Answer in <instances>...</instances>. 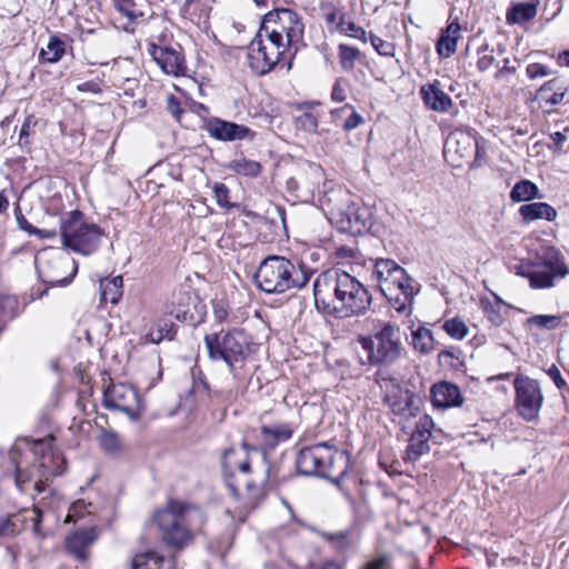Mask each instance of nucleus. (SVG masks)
Instances as JSON below:
<instances>
[{
  "label": "nucleus",
  "instance_id": "c03bdc74",
  "mask_svg": "<svg viewBox=\"0 0 569 569\" xmlns=\"http://www.w3.org/2000/svg\"><path fill=\"white\" fill-rule=\"evenodd\" d=\"M528 326H537L547 330H555L561 323V317L557 315H536L527 319Z\"/></svg>",
  "mask_w": 569,
  "mask_h": 569
},
{
  "label": "nucleus",
  "instance_id": "393cba45",
  "mask_svg": "<svg viewBox=\"0 0 569 569\" xmlns=\"http://www.w3.org/2000/svg\"><path fill=\"white\" fill-rule=\"evenodd\" d=\"M568 86L562 78L547 81L537 92L538 98L550 106H557L563 101Z\"/></svg>",
  "mask_w": 569,
  "mask_h": 569
},
{
  "label": "nucleus",
  "instance_id": "69168bd1",
  "mask_svg": "<svg viewBox=\"0 0 569 569\" xmlns=\"http://www.w3.org/2000/svg\"><path fill=\"white\" fill-rule=\"evenodd\" d=\"M167 110L176 118V120L180 121L183 110L180 107L179 99L173 94H170L167 99Z\"/></svg>",
  "mask_w": 569,
  "mask_h": 569
},
{
  "label": "nucleus",
  "instance_id": "6e6552de",
  "mask_svg": "<svg viewBox=\"0 0 569 569\" xmlns=\"http://www.w3.org/2000/svg\"><path fill=\"white\" fill-rule=\"evenodd\" d=\"M359 343L367 356L363 365L390 366L400 359L403 351L399 328L390 322L372 336L360 337Z\"/></svg>",
  "mask_w": 569,
  "mask_h": 569
},
{
  "label": "nucleus",
  "instance_id": "b1692460",
  "mask_svg": "<svg viewBox=\"0 0 569 569\" xmlns=\"http://www.w3.org/2000/svg\"><path fill=\"white\" fill-rule=\"evenodd\" d=\"M475 137L468 132L455 131L445 143V153H455L460 159H468L473 153Z\"/></svg>",
  "mask_w": 569,
  "mask_h": 569
},
{
  "label": "nucleus",
  "instance_id": "7ed1b4c3",
  "mask_svg": "<svg viewBox=\"0 0 569 569\" xmlns=\"http://www.w3.org/2000/svg\"><path fill=\"white\" fill-rule=\"evenodd\" d=\"M204 346L210 360L223 361L236 380L246 378V363L253 349L251 337L243 329L209 333L204 337Z\"/></svg>",
  "mask_w": 569,
  "mask_h": 569
},
{
  "label": "nucleus",
  "instance_id": "ddd939ff",
  "mask_svg": "<svg viewBox=\"0 0 569 569\" xmlns=\"http://www.w3.org/2000/svg\"><path fill=\"white\" fill-rule=\"evenodd\" d=\"M513 386L519 415L527 421L535 420L543 402V396L538 381L526 376H518L513 381Z\"/></svg>",
  "mask_w": 569,
  "mask_h": 569
},
{
  "label": "nucleus",
  "instance_id": "5701e85b",
  "mask_svg": "<svg viewBox=\"0 0 569 569\" xmlns=\"http://www.w3.org/2000/svg\"><path fill=\"white\" fill-rule=\"evenodd\" d=\"M420 96L425 104L437 112H447L452 106V99L439 88V81L422 86Z\"/></svg>",
  "mask_w": 569,
  "mask_h": 569
},
{
  "label": "nucleus",
  "instance_id": "a19ab883",
  "mask_svg": "<svg viewBox=\"0 0 569 569\" xmlns=\"http://www.w3.org/2000/svg\"><path fill=\"white\" fill-rule=\"evenodd\" d=\"M438 360L441 365L452 369H460L463 366L462 351L456 347L440 351L438 355Z\"/></svg>",
  "mask_w": 569,
  "mask_h": 569
},
{
  "label": "nucleus",
  "instance_id": "f03ea898",
  "mask_svg": "<svg viewBox=\"0 0 569 569\" xmlns=\"http://www.w3.org/2000/svg\"><path fill=\"white\" fill-rule=\"evenodd\" d=\"M163 542L176 549L189 545L204 523L200 508L180 500H169L167 506L153 515Z\"/></svg>",
  "mask_w": 569,
  "mask_h": 569
},
{
  "label": "nucleus",
  "instance_id": "423d86ee",
  "mask_svg": "<svg viewBox=\"0 0 569 569\" xmlns=\"http://www.w3.org/2000/svg\"><path fill=\"white\" fill-rule=\"evenodd\" d=\"M296 468L300 475L321 477L338 483L349 469V457L345 451L320 442L298 451Z\"/></svg>",
  "mask_w": 569,
  "mask_h": 569
},
{
  "label": "nucleus",
  "instance_id": "f704fd0d",
  "mask_svg": "<svg viewBox=\"0 0 569 569\" xmlns=\"http://www.w3.org/2000/svg\"><path fill=\"white\" fill-rule=\"evenodd\" d=\"M313 103L306 102L298 107L301 114L295 117L296 127L306 132H316L318 128V118L309 111Z\"/></svg>",
  "mask_w": 569,
  "mask_h": 569
},
{
  "label": "nucleus",
  "instance_id": "774afa93",
  "mask_svg": "<svg viewBox=\"0 0 569 569\" xmlns=\"http://www.w3.org/2000/svg\"><path fill=\"white\" fill-rule=\"evenodd\" d=\"M191 392L194 393L196 396H200V397L201 396H207L209 398L212 397V393L209 390V385L202 379L193 381Z\"/></svg>",
  "mask_w": 569,
  "mask_h": 569
},
{
  "label": "nucleus",
  "instance_id": "72a5a7b5",
  "mask_svg": "<svg viewBox=\"0 0 569 569\" xmlns=\"http://www.w3.org/2000/svg\"><path fill=\"white\" fill-rule=\"evenodd\" d=\"M163 566L164 558L154 551L136 555L131 561L132 569H162Z\"/></svg>",
  "mask_w": 569,
  "mask_h": 569
},
{
  "label": "nucleus",
  "instance_id": "0e129e2a",
  "mask_svg": "<svg viewBox=\"0 0 569 569\" xmlns=\"http://www.w3.org/2000/svg\"><path fill=\"white\" fill-rule=\"evenodd\" d=\"M17 533L16 523L10 517H0V538L13 537Z\"/></svg>",
  "mask_w": 569,
  "mask_h": 569
},
{
  "label": "nucleus",
  "instance_id": "412c9836",
  "mask_svg": "<svg viewBox=\"0 0 569 569\" xmlns=\"http://www.w3.org/2000/svg\"><path fill=\"white\" fill-rule=\"evenodd\" d=\"M413 398L415 395L410 390L392 383L391 388L386 392L385 402L395 415L405 416L408 413L413 416Z\"/></svg>",
  "mask_w": 569,
  "mask_h": 569
},
{
  "label": "nucleus",
  "instance_id": "2eb2a0df",
  "mask_svg": "<svg viewBox=\"0 0 569 569\" xmlns=\"http://www.w3.org/2000/svg\"><path fill=\"white\" fill-rule=\"evenodd\" d=\"M296 427L291 422L273 423L261 426L253 430L257 448L267 455L273 451L280 443L288 441Z\"/></svg>",
  "mask_w": 569,
  "mask_h": 569
},
{
  "label": "nucleus",
  "instance_id": "6e6d98bb",
  "mask_svg": "<svg viewBox=\"0 0 569 569\" xmlns=\"http://www.w3.org/2000/svg\"><path fill=\"white\" fill-rule=\"evenodd\" d=\"M213 193L217 203L222 208H230L232 207L231 202L229 201V189L224 183H214L213 186Z\"/></svg>",
  "mask_w": 569,
  "mask_h": 569
},
{
  "label": "nucleus",
  "instance_id": "9d476101",
  "mask_svg": "<svg viewBox=\"0 0 569 569\" xmlns=\"http://www.w3.org/2000/svg\"><path fill=\"white\" fill-rule=\"evenodd\" d=\"M34 264L41 281L51 287L70 283L78 270L76 261L59 249L38 252Z\"/></svg>",
  "mask_w": 569,
  "mask_h": 569
},
{
  "label": "nucleus",
  "instance_id": "e2e57ef3",
  "mask_svg": "<svg viewBox=\"0 0 569 569\" xmlns=\"http://www.w3.org/2000/svg\"><path fill=\"white\" fill-rule=\"evenodd\" d=\"M100 443L101 447L109 452H113L119 449V439L113 432L103 433Z\"/></svg>",
  "mask_w": 569,
  "mask_h": 569
},
{
  "label": "nucleus",
  "instance_id": "ea45409f",
  "mask_svg": "<svg viewBox=\"0 0 569 569\" xmlns=\"http://www.w3.org/2000/svg\"><path fill=\"white\" fill-rule=\"evenodd\" d=\"M20 313L19 301L16 296L0 293V321L14 319Z\"/></svg>",
  "mask_w": 569,
  "mask_h": 569
},
{
  "label": "nucleus",
  "instance_id": "4468645a",
  "mask_svg": "<svg viewBox=\"0 0 569 569\" xmlns=\"http://www.w3.org/2000/svg\"><path fill=\"white\" fill-rule=\"evenodd\" d=\"M103 405L108 409L124 412L131 420H138L141 412L140 396L132 386L113 383L104 390Z\"/></svg>",
  "mask_w": 569,
  "mask_h": 569
},
{
  "label": "nucleus",
  "instance_id": "a878e982",
  "mask_svg": "<svg viewBox=\"0 0 569 569\" xmlns=\"http://www.w3.org/2000/svg\"><path fill=\"white\" fill-rule=\"evenodd\" d=\"M519 214L523 222L529 223L538 219L553 221L557 218V211L546 202H531L519 208Z\"/></svg>",
  "mask_w": 569,
  "mask_h": 569
},
{
  "label": "nucleus",
  "instance_id": "3c124183",
  "mask_svg": "<svg viewBox=\"0 0 569 569\" xmlns=\"http://www.w3.org/2000/svg\"><path fill=\"white\" fill-rule=\"evenodd\" d=\"M92 503L86 502L84 500H77L72 503V506L69 509L68 516L66 521H77L78 519L82 518L84 515H90Z\"/></svg>",
  "mask_w": 569,
  "mask_h": 569
},
{
  "label": "nucleus",
  "instance_id": "cd10ccee",
  "mask_svg": "<svg viewBox=\"0 0 569 569\" xmlns=\"http://www.w3.org/2000/svg\"><path fill=\"white\" fill-rule=\"evenodd\" d=\"M320 536L338 552H345L351 549L358 541L353 529L350 528L336 532L323 531Z\"/></svg>",
  "mask_w": 569,
  "mask_h": 569
},
{
  "label": "nucleus",
  "instance_id": "20e7f679",
  "mask_svg": "<svg viewBox=\"0 0 569 569\" xmlns=\"http://www.w3.org/2000/svg\"><path fill=\"white\" fill-rule=\"evenodd\" d=\"M312 273L303 262L295 264L282 256H269L260 263L254 280L258 288L267 293H283L303 288Z\"/></svg>",
  "mask_w": 569,
  "mask_h": 569
},
{
  "label": "nucleus",
  "instance_id": "0eeeda50",
  "mask_svg": "<svg viewBox=\"0 0 569 569\" xmlns=\"http://www.w3.org/2000/svg\"><path fill=\"white\" fill-rule=\"evenodd\" d=\"M295 53L290 52V48L284 41H279L277 32L273 30L271 34H264L259 28L256 37L248 48V63L250 69L257 74L263 76L272 71L278 64L291 68V61Z\"/></svg>",
  "mask_w": 569,
  "mask_h": 569
},
{
  "label": "nucleus",
  "instance_id": "c756f323",
  "mask_svg": "<svg viewBox=\"0 0 569 569\" xmlns=\"http://www.w3.org/2000/svg\"><path fill=\"white\" fill-rule=\"evenodd\" d=\"M123 279L121 276L106 278L100 282V299L103 302L117 305L122 297Z\"/></svg>",
  "mask_w": 569,
  "mask_h": 569
},
{
  "label": "nucleus",
  "instance_id": "09e8293b",
  "mask_svg": "<svg viewBox=\"0 0 569 569\" xmlns=\"http://www.w3.org/2000/svg\"><path fill=\"white\" fill-rule=\"evenodd\" d=\"M433 426L435 423L432 418L428 415H423L417 421L416 429L412 432V436L429 442V439L431 437V429L433 428Z\"/></svg>",
  "mask_w": 569,
  "mask_h": 569
},
{
  "label": "nucleus",
  "instance_id": "9b49d317",
  "mask_svg": "<svg viewBox=\"0 0 569 569\" xmlns=\"http://www.w3.org/2000/svg\"><path fill=\"white\" fill-rule=\"evenodd\" d=\"M569 276V264L565 256L555 248H547L538 258L533 270L528 272L530 287L548 289Z\"/></svg>",
  "mask_w": 569,
  "mask_h": 569
},
{
  "label": "nucleus",
  "instance_id": "052dcab7",
  "mask_svg": "<svg viewBox=\"0 0 569 569\" xmlns=\"http://www.w3.org/2000/svg\"><path fill=\"white\" fill-rule=\"evenodd\" d=\"M167 313L174 317L177 320L181 322L190 321L193 318L189 308L178 307L173 303L171 305V307H168Z\"/></svg>",
  "mask_w": 569,
  "mask_h": 569
},
{
  "label": "nucleus",
  "instance_id": "f257e3e1",
  "mask_svg": "<svg viewBox=\"0 0 569 569\" xmlns=\"http://www.w3.org/2000/svg\"><path fill=\"white\" fill-rule=\"evenodd\" d=\"M313 296L318 310L342 317L365 315L372 303L366 286L339 268L328 269L316 278Z\"/></svg>",
  "mask_w": 569,
  "mask_h": 569
},
{
  "label": "nucleus",
  "instance_id": "bf43d9fd",
  "mask_svg": "<svg viewBox=\"0 0 569 569\" xmlns=\"http://www.w3.org/2000/svg\"><path fill=\"white\" fill-rule=\"evenodd\" d=\"M112 3L122 16L129 18L130 20L134 19L136 16L133 13V0H112Z\"/></svg>",
  "mask_w": 569,
  "mask_h": 569
},
{
  "label": "nucleus",
  "instance_id": "603ef678",
  "mask_svg": "<svg viewBox=\"0 0 569 569\" xmlns=\"http://www.w3.org/2000/svg\"><path fill=\"white\" fill-rule=\"evenodd\" d=\"M369 40L371 46L375 48V50L380 54L385 57H393L396 47L392 42H388L379 38L378 36L370 33Z\"/></svg>",
  "mask_w": 569,
  "mask_h": 569
},
{
  "label": "nucleus",
  "instance_id": "49530a36",
  "mask_svg": "<svg viewBox=\"0 0 569 569\" xmlns=\"http://www.w3.org/2000/svg\"><path fill=\"white\" fill-rule=\"evenodd\" d=\"M482 305H483V310H485L489 321L495 327H500L505 322V317L501 313V309H502L501 300L497 297V301L495 303L487 301V302H482Z\"/></svg>",
  "mask_w": 569,
  "mask_h": 569
},
{
  "label": "nucleus",
  "instance_id": "4c0bfd02",
  "mask_svg": "<svg viewBox=\"0 0 569 569\" xmlns=\"http://www.w3.org/2000/svg\"><path fill=\"white\" fill-rule=\"evenodd\" d=\"M339 61L342 70L350 72L353 70L356 61L359 59L361 52L359 49L348 46L339 44L338 47Z\"/></svg>",
  "mask_w": 569,
  "mask_h": 569
},
{
  "label": "nucleus",
  "instance_id": "c9c22d12",
  "mask_svg": "<svg viewBox=\"0 0 569 569\" xmlns=\"http://www.w3.org/2000/svg\"><path fill=\"white\" fill-rule=\"evenodd\" d=\"M66 46L58 37H51L46 48L40 51V59L46 62H58L64 54Z\"/></svg>",
  "mask_w": 569,
  "mask_h": 569
},
{
  "label": "nucleus",
  "instance_id": "2f4dec72",
  "mask_svg": "<svg viewBox=\"0 0 569 569\" xmlns=\"http://www.w3.org/2000/svg\"><path fill=\"white\" fill-rule=\"evenodd\" d=\"M536 198H541L539 188L536 183L527 179L518 181L510 191V199L513 202L530 201Z\"/></svg>",
  "mask_w": 569,
  "mask_h": 569
},
{
  "label": "nucleus",
  "instance_id": "a18cd8bd",
  "mask_svg": "<svg viewBox=\"0 0 569 569\" xmlns=\"http://www.w3.org/2000/svg\"><path fill=\"white\" fill-rule=\"evenodd\" d=\"M54 459H58V460H61L60 457H57L54 458L53 456H50V457H47V456H43L42 459H41V462H40V468L43 469V471H41V477H44V480L43 479H39L36 483H34V489L38 493H41L46 490V486H47V481L49 479V476H58V475H61L62 473V470L60 469H53V470H49V465H48V460H54Z\"/></svg>",
  "mask_w": 569,
  "mask_h": 569
},
{
  "label": "nucleus",
  "instance_id": "37998d69",
  "mask_svg": "<svg viewBox=\"0 0 569 569\" xmlns=\"http://www.w3.org/2000/svg\"><path fill=\"white\" fill-rule=\"evenodd\" d=\"M430 450L429 442L418 439L411 435L409 445L406 450L405 460L415 462L422 455L427 453Z\"/></svg>",
  "mask_w": 569,
  "mask_h": 569
},
{
  "label": "nucleus",
  "instance_id": "58836bf2",
  "mask_svg": "<svg viewBox=\"0 0 569 569\" xmlns=\"http://www.w3.org/2000/svg\"><path fill=\"white\" fill-rule=\"evenodd\" d=\"M229 168L238 174L257 177L261 171V164L257 161L240 158L231 161Z\"/></svg>",
  "mask_w": 569,
  "mask_h": 569
},
{
  "label": "nucleus",
  "instance_id": "5fc2aeb1",
  "mask_svg": "<svg viewBox=\"0 0 569 569\" xmlns=\"http://www.w3.org/2000/svg\"><path fill=\"white\" fill-rule=\"evenodd\" d=\"M457 50V42L453 39L447 38L441 34L437 42V52L440 57L449 58Z\"/></svg>",
  "mask_w": 569,
  "mask_h": 569
},
{
  "label": "nucleus",
  "instance_id": "4d7b16f0",
  "mask_svg": "<svg viewBox=\"0 0 569 569\" xmlns=\"http://www.w3.org/2000/svg\"><path fill=\"white\" fill-rule=\"evenodd\" d=\"M340 26L342 31L349 37L367 42V32L362 27L357 26L355 22L351 21L346 23L341 22Z\"/></svg>",
  "mask_w": 569,
  "mask_h": 569
},
{
  "label": "nucleus",
  "instance_id": "c85d7f7f",
  "mask_svg": "<svg viewBox=\"0 0 569 569\" xmlns=\"http://www.w3.org/2000/svg\"><path fill=\"white\" fill-rule=\"evenodd\" d=\"M241 455L242 452L236 448H229L223 452L222 466L226 472L234 473L236 471H239L244 475L250 472V462L247 456L240 459Z\"/></svg>",
  "mask_w": 569,
  "mask_h": 569
},
{
  "label": "nucleus",
  "instance_id": "79ce46f5",
  "mask_svg": "<svg viewBox=\"0 0 569 569\" xmlns=\"http://www.w3.org/2000/svg\"><path fill=\"white\" fill-rule=\"evenodd\" d=\"M442 329L455 340H462L469 332L466 322L460 318H451L443 322Z\"/></svg>",
  "mask_w": 569,
  "mask_h": 569
},
{
  "label": "nucleus",
  "instance_id": "39448f33",
  "mask_svg": "<svg viewBox=\"0 0 569 569\" xmlns=\"http://www.w3.org/2000/svg\"><path fill=\"white\" fill-rule=\"evenodd\" d=\"M319 202L327 207L331 220L339 230L360 234L368 231L373 224L372 211L365 204L351 202L348 193L341 189L329 188L318 189Z\"/></svg>",
  "mask_w": 569,
  "mask_h": 569
},
{
  "label": "nucleus",
  "instance_id": "680f3d73",
  "mask_svg": "<svg viewBox=\"0 0 569 569\" xmlns=\"http://www.w3.org/2000/svg\"><path fill=\"white\" fill-rule=\"evenodd\" d=\"M346 87L347 81L343 78H338L332 87L331 99L336 102H343L347 98Z\"/></svg>",
  "mask_w": 569,
  "mask_h": 569
},
{
  "label": "nucleus",
  "instance_id": "aec40b11",
  "mask_svg": "<svg viewBox=\"0 0 569 569\" xmlns=\"http://www.w3.org/2000/svg\"><path fill=\"white\" fill-rule=\"evenodd\" d=\"M431 400L436 408L460 407L463 397L458 386L448 381H440L431 388Z\"/></svg>",
  "mask_w": 569,
  "mask_h": 569
},
{
  "label": "nucleus",
  "instance_id": "bb28decb",
  "mask_svg": "<svg viewBox=\"0 0 569 569\" xmlns=\"http://www.w3.org/2000/svg\"><path fill=\"white\" fill-rule=\"evenodd\" d=\"M539 0L518 2L508 9L506 20L510 24H520L532 20L538 11Z\"/></svg>",
  "mask_w": 569,
  "mask_h": 569
},
{
  "label": "nucleus",
  "instance_id": "7c9ffc66",
  "mask_svg": "<svg viewBox=\"0 0 569 569\" xmlns=\"http://www.w3.org/2000/svg\"><path fill=\"white\" fill-rule=\"evenodd\" d=\"M413 349L422 355L430 353L435 349V338L430 329L419 326L411 331V342Z\"/></svg>",
  "mask_w": 569,
  "mask_h": 569
},
{
  "label": "nucleus",
  "instance_id": "dca6fc26",
  "mask_svg": "<svg viewBox=\"0 0 569 569\" xmlns=\"http://www.w3.org/2000/svg\"><path fill=\"white\" fill-rule=\"evenodd\" d=\"M393 286L396 288L392 295L387 291L382 295L397 312L410 315L413 298L419 291V284L406 271L403 273V279L398 281V283L396 282Z\"/></svg>",
  "mask_w": 569,
  "mask_h": 569
},
{
  "label": "nucleus",
  "instance_id": "473e14b6",
  "mask_svg": "<svg viewBox=\"0 0 569 569\" xmlns=\"http://www.w3.org/2000/svg\"><path fill=\"white\" fill-rule=\"evenodd\" d=\"M163 566L164 558L154 551L136 555L131 561L132 569H162Z\"/></svg>",
  "mask_w": 569,
  "mask_h": 569
},
{
  "label": "nucleus",
  "instance_id": "1a4fd4ad",
  "mask_svg": "<svg viewBox=\"0 0 569 569\" xmlns=\"http://www.w3.org/2000/svg\"><path fill=\"white\" fill-rule=\"evenodd\" d=\"M60 233L64 247L89 256L98 249L103 231L88 222L82 212L74 210L61 219Z\"/></svg>",
  "mask_w": 569,
  "mask_h": 569
},
{
  "label": "nucleus",
  "instance_id": "338daca9",
  "mask_svg": "<svg viewBox=\"0 0 569 569\" xmlns=\"http://www.w3.org/2000/svg\"><path fill=\"white\" fill-rule=\"evenodd\" d=\"M550 73V70L540 63H531L527 67V74L531 79L549 76Z\"/></svg>",
  "mask_w": 569,
  "mask_h": 569
},
{
  "label": "nucleus",
  "instance_id": "f8f14e48",
  "mask_svg": "<svg viewBox=\"0 0 569 569\" xmlns=\"http://www.w3.org/2000/svg\"><path fill=\"white\" fill-rule=\"evenodd\" d=\"M260 29L264 34H271L273 30L279 41H284V44L291 49L302 41L305 24L295 11L282 8L266 13Z\"/></svg>",
  "mask_w": 569,
  "mask_h": 569
},
{
  "label": "nucleus",
  "instance_id": "4be33fe9",
  "mask_svg": "<svg viewBox=\"0 0 569 569\" xmlns=\"http://www.w3.org/2000/svg\"><path fill=\"white\" fill-rule=\"evenodd\" d=\"M97 539V532L92 529L77 531L66 539L67 550L79 561L84 562L89 555L88 548Z\"/></svg>",
  "mask_w": 569,
  "mask_h": 569
},
{
  "label": "nucleus",
  "instance_id": "e433bc0d",
  "mask_svg": "<svg viewBox=\"0 0 569 569\" xmlns=\"http://www.w3.org/2000/svg\"><path fill=\"white\" fill-rule=\"evenodd\" d=\"M174 333V325L163 319L156 323V328L151 329L146 338L152 343H160L166 338L172 340Z\"/></svg>",
  "mask_w": 569,
  "mask_h": 569
},
{
  "label": "nucleus",
  "instance_id": "6ab92c4d",
  "mask_svg": "<svg viewBox=\"0 0 569 569\" xmlns=\"http://www.w3.org/2000/svg\"><path fill=\"white\" fill-rule=\"evenodd\" d=\"M152 59L167 73L179 76L184 70V58L180 51L171 47H161L151 43L148 49Z\"/></svg>",
  "mask_w": 569,
  "mask_h": 569
},
{
  "label": "nucleus",
  "instance_id": "f3484780",
  "mask_svg": "<svg viewBox=\"0 0 569 569\" xmlns=\"http://www.w3.org/2000/svg\"><path fill=\"white\" fill-rule=\"evenodd\" d=\"M406 269L391 259L379 258L375 260L372 277L377 280L381 293L395 292V283L403 279Z\"/></svg>",
  "mask_w": 569,
  "mask_h": 569
},
{
  "label": "nucleus",
  "instance_id": "13d9d810",
  "mask_svg": "<svg viewBox=\"0 0 569 569\" xmlns=\"http://www.w3.org/2000/svg\"><path fill=\"white\" fill-rule=\"evenodd\" d=\"M473 152H475V158H473L470 167L471 168L481 167L485 163V159H486V154H487L486 147H485V140L482 138L481 139L475 138Z\"/></svg>",
  "mask_w": 569,
  "mask_h": 569
},
{
  "label": "nucleus",
  "instance_id": "8fccbe9b",
  "mask_svg": "<svg viewBox=\"0 0 569 569\" xmlns=\"http://www.w3.org/2000/svg\"><path fill=\"white\" fill-rule=\"evenodd\" d=\"M392 563L393 556L390 552H380L360 569H392Z\"/></svg>",
  "mask_w": 569,
  "mask_h": 569
},
{
  "label": "nucleus",
  "instance_id": "a211bd4d",
  "mask_svg": "<svg viewBox=\"0 0 569 569\" xmlns=\"http://www.w3.org/2000/svg\"><path fill=\"white\" fill-rule=\"evenodd\" d=\"M207 131L212 138L220 141L243 140L253 137L250 128L219 118H212L208 121Z\"/></svg>",
  "mask_w": 569,
  "mask_h": 569
},
{
  "label": "nucleus",
  "instance_id": "864d4df0",
  "mask_svg": "<svg viewBox=\"0 0 569 569\" xmlns=\"http://www.w3.org/2000/svg\"><path fill=\"white\" fill-rule=\"evenodd\" d=\"M37 124V120L33 116H28L22 123L20 134H19V144L22 148H29L30 141L29 137L34 132V127Z\"/></svg>",
  "mask_w": 569,
  "mask_h": 569
},
{
  "label": "nucleus",
  "instance_id": "de8ad7c7",
  "mask_svg": "<svg viewBox=\"0 0 569 569\" xmlns=\"http://www.w3.org/2000/svg\"><path fill=\"white\" fill-rule=\"evenodd\" d=\"M348 110H351V114L346 119V121L342 124V128L346 131H350L363 122L362 116L355 111L351 104H345L343 107L333 110L332 116L338 117L339 114L345 113Z\"/></svg>",
  "mask_w": 569,
  "mask_h": 569
}]
</instances>
